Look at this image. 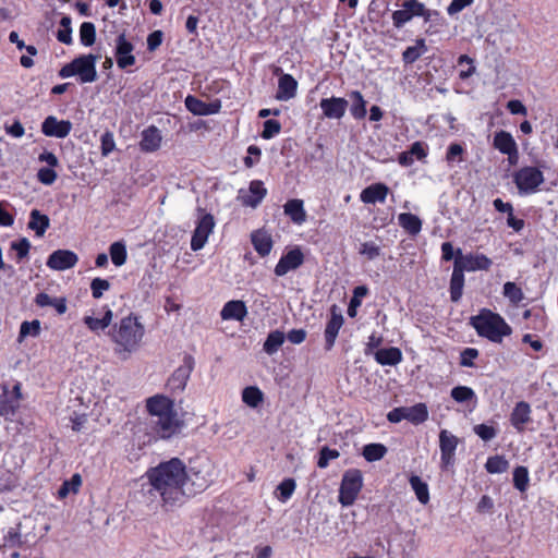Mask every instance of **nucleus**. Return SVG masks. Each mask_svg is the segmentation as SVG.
Returning <instances> with one entry per match:
<instances>
[{"label":"nucleus","mask_w":558,"mask_h":558,"mask_svg":"<svg viewBox=\"0 0 558 558\" xmlns=\"http://www.w3.org/2000/svg\"><path fill=\"white\" fill-rule=\"evenodd\" d=\"M153 489L166 505H181L186 498V466L179 458L161 462L147 471Z\"/></svg>","instance_id":"f257e3e1"},{"label":"nucleus","mask_w":558,"mask_h":558,"mask_svg":"<svg viewBox=\"0 0 558 558\" xmlns=\"http://www.w3.org/2000/svg\"><path fill=\"white\" fill-rule=\"evenodd\" d=\"M144 326L134 315H129L116 323L109 331V337L118 345V353H132L137 350L144 337Z\"/></svg>","instance_id":"f03ea898"},{"label":"nucleus","mask_w":558,"mask_h":558,"mask_svg":"<svg viewBox=\"0 0 558 558\" xmlns=\"http://www.w3.org/2000/svg\"><path fill=\"white\" fill-rule=\"evenodd\" d=\"M470 324L478 336L496 343H501L502 338L510 336L512 332L511 327L499 314L487 308H483L478 315L472 316Z\"/></svg>","instance_id":"7ed1b4c3"},{"label":"nucleus","mask_w":558,"mask_h":558,"mask_svg":"<svg viewBox=\"0 0 558 558\" xmlns=\"http://www.w3.org/2000/svg\"><path fill=\"white\" fill-rule=\"evenodd\" d=\"M98 59L99 56L95 54L80 56L64 64L59 71V76L66 78L77 75L82 84L93 83L97 80L96 62Z\"/></svg>","instance_id":"20e7f679"},{"label":"nucleus","mask_w":558,"mask_h":558,"mask_svg":"<svg viewBox=\"0 0 558 558\" xmlns=\"http://www.w3.org/2000/svg\"><path fill=\"white\" fill-rule=\"evenodd\" d=\"M210 463L203 462L199 465L190 466L186 470V498L205 490L211 482Z\"/></svg>","instance_id":"39448f33"},{"label":"nucleus","mask_w":558,"mask_h":558,"mask_svg":"<svg viewBox=\"0 0 558 558\" xmlns=\"http://www.w3.org/2000/svg\"><path fill=\"white\" fill-rule=\"evenodd\" d=\"M363 486L362 473L357 469H350L344 472L339 490V502L343 507L354 504Z\"/></svg>","instance_id":"423d86ee"},{"label":"nucleus","mask_w":558,"mask_h":558,"mask_svg":"<svg viewBox=\"0 0 558 558\" xmlns=\"http://www.w3.org/2000/svg\"><path fill=\"white\" fill-rule=\"evenodd\" d=\"M519 194L529 195L537 191L538 186L544 182V175L541 170L535 167H523L513 174Z\"/></svg>","instance_id":"0eeeda50"},{"label":"nucleus","mask_w":558,"mask_h":558,"mask_svg":"<svg viewBox=\"0 0 558 558\" xmlns=\"http://www.w3.org/2000/svg\"><path fill=\"white\" fill-rule=\"evenodd\" d=\"M428 417L427 407L424 403H417L413 407L395 408L387 414V418L391 423H399L408 420L413 424H421Z\"/></svg>","instance_id":"6e6552de"},{"label":"nucleus","mask_w":558,"mask_h":558,"mask_svg":"<svg viewBox=\"0 0 558 558\" xmlns=\"http://www.w3.org/2000/svg\"><path fill=\"white\" fill-rule=\"evenodd\" d=\"M194 368V359L192 355H184L183 364L180 365L174 372L171 374L169 379L167 380V388L172 393L182 392L187 384V380L191 376V373Z\"/></svg>","instance_id":"1a4fd4ad"},{"label":"nucleus","mask_w":558,"mask_h":558,"mask_svg":"<svg viewBox=\"0 0 558 558\" xmlns=\"http://www.w3.org/2000/svg\"><path fill=\"white\" fill-rule=\"evenodd\" d=\"M151 425L159 437L168 439L180 432L182 422L179 420L175 410H173L151 420Z\"/></svg>","instance_id":"9d476101"},{"label":"nucleus","mask_w":558,"mask_h":558,"mask_svg":"<svg viewBox=\"0 0 558 558\" xmlns=\"http://www.w3.org/2000/svg\"><path fill=\"white\" fill-rule=\"evenodd\" d=\"M454 264L460 266L463 271L488 270L493 264L490 258L484 254L462 255L460 248L456 253Z\"/></svg>","instance_id":"9b49d317"},{"label":"nucleus","mask_w":558,"mask_h":558,"mask_svg":"<svg viewBox=\"0 0 558 558\" xmlns=\"http://www.w3.org/2000/svg\"><path fill=\"white\" fill-rule=\"evenodd\" d=\"M214 226V217L210 214H206L201 218L191 240V248L193 251L204 247L209 234L213 232Z\"/></svg>","instance_id":"f8f14e48"},{"label":"nucleus","mask_w":558,"mask_h":558,"mask_svg":"<svg viewBox=\"0 0 558 558\" xmlns=\"http://www.w3.org/2000/svg\"><path fill=\"white\" fill-rule=\"evenodd\" d=\"M423 3L418 0H404L402 9L392 13V23L397 28L410 22L416 14H423Z\"/></svg>","instance_id":"ddd939ff"},{"label":"nucleus","mask_w":558,"mask_h":558,"mask_svg":"<svg viewBox=\"0 0 558 558\" xmlns=\"http://www.w3.org/2000/svg\"><path fill=\"white\" fill-rule=\"evenodd\" d=\"M343 316L337 305H332L330 308V319L328 320L325 328V350L329 351L335 345L337 336L340 328L343 325Z\"/></svg>","instance_id":"4468645a"},{"label":"nucleus","mask_w":558,"mask_h":558,"mask_svg":"<svg viewBox=\"0 0 558 558\" xmlns=\"http://www.w3.org/2000/svg\"><path fill=\"white\" fill-rule=\"evenodd\" d=\"M72 130L69 120H58L54 116H48L41 123V132L49 137L64 138Z\"/></svg>","instance_id":"2eb2a0df"},{"label":"nucleus","mask_w":558,"mask_h":558,"mask_svg":"<svg viewBox=\"0 0 558 558\" xmlns=\"http://www.w3.org/2000/svg\"><path fill=\"white\" fill-rule=\"evenodd\" d=\"M77 255L69 250H57L50 254L47 259V266L53 270H66L76 265Z\"/></svg>","instance_id":"dca6fc26"},{"label":"nucleus","mask_w":558,"mask_h":558,"mask_svg":"<svg viewBox=\"0 0 558 558\" xmlns=\"http://www.w3.org/2000/svg\"><path fill=\"white\" fill-rule=\"evenodd\" d=\"M459 439L447 429L439 433V447L441 452L442 468H448L453 464L454 451L457 449Z\"/></svg>","instance_id":"f3484780"},{"label":"nucleus","mask_w":558,"mask_h":558,"mask_svg":"<svg viewBox=\"0 0 558 558\" xmlns=\"http://www.w3.org/2000/svg\"><path fill=\"white\" fill-rule=\"evenodd\" d=\"M134 46L126 39L122 33L116 40L117 64L120 69H126L135 63V57L132 54Z\"/></svg>","instance_id":"a211bd4d"},{"label":"nucleus","mask_w":558,"mask_h":558,"mask_svg":"<svg viewBox=\"0 0 558 558\" xmlns=\"http://www.w3.org/2000/svg\"><path fill=\"white\" fill-rule=\"evenodd\" d=\"M348 105V100L340 97L323 98L319 102L324 116L328 119H341Z\"/></svg>","instance_id":"6ab92c4d"},{"label":"nucleus","mask_w":558,"mask_h":558,"mask_svg":"<svg viewBox=\"0 0 558 558\" xmlns=\"http://www.w3.org/2000/svg\"><path fill=\"white\" fill-rule=\"evenodd\" d=\"M266 193L267 191L264 187L263 182L254 180L250 183L248 191H240L239 199L241 201L242 205L255 208L265 197Z\"/></svg>","instance_id":"aec40b11"},{"label":"nucleus","mask_w":558,"mask_h":558,"mask_svg":"<svg viewBox=\"0 0 558 558\" xmlns=\"http://www.w3.org/2000/svg\"><path fill=\"white\" fill-rule=\"evenodd\" d=\"M304 256L299 248L289 251L283 255L275 267V274L279 277L284 276L290 270H294L303 264Z\"/></svg>","instance_id":"412c9836"},{"label":"nucleus","mask_w":558,"mask_h":558,"mask_svg":"<svg viewBox=\"0 0 558 558\" xmlns=\"http://www.w3.org/2000/svg\"><path fill=\"white\" fill-rule=\"evenodd\" d=\"M147 410L151 420L162 416L174 410L173 402L163 396H155L147 400Z\"/></svg>","instance_id":"4be33fe9"},{"label":"nucleus","mask_w":558,"mask_h":558,"mask_svg":"<svg viewBox=\"0 0 558 558\" xmlns=\"http://www.w3.org/2000/svg\"><path fill=\"white\" fill-rule=\"evenodd\" d=\"M161 140L160 131L156 126L150 125L142 132L141 150L145 153L156 151L160 147Z\"/></svg>","instance_id":"5701e85b"},{"label":"nucleus","mask_w":558,"mask_h":558,"mask_svg":"<svg viewBox=\"0 0 558 558\" xmlns=\"http://www.w3.org/2000/svg\"><path fill=\"white\" fill-rule=\"evenodd\" d=\"M389 193V189L384 183H375L367 187H365L360 198L365 204H375L377 202L384 203L387 195Z\"/></svg>","instance_id":"b1692460"},{"label":"nucleus","mask_w":558,"mask_h":558,"mask_svg":"<svg viewBox=\"0 0 558 558\" xmlns=\"http://www.w3.org/2000/svg\"><path fill=\"white\" fill-rule=\"evenodd\" d=\"M530 414V404L524 401L518 402L510 415L512 426L518 432H522L524 429V425L531 420Z\"/></svg>","instance_id":"393cba45"},{"label":"nucleus","mask_w":558,"mask_h":558,"mask_svg":"<svg viewBox=\"0 0 558 558\" xmlns=\"http://www.w3.org/2000/svg\"><path fill=\"white\" fill-rule=\"evenodd\" d=\"M298 82L290 74H283L278 82V90L276 98L278 100H289L295 96Z\"/></svg>","instance_id":"a878e982"},{"label":"nucleus","mask_w":558,"mask_h":558,"mask_svg":"<svg viewBox=\"0 0 558 558\" xmlns=\"http://www.w3.org/2000/svg\"><path fill=\"white\" fill-rule=\"evenodd\" d=\"M247 310L243 301H229L221 310V318L225 320L235 319L243 320L246 316Z\"/></svg>","instance_id":"bb28decb"},{"label":"nucleus","mask_w":558,"mask_h":558,"mask_svg":"<svg viewBox=\"0 0 558 558\" xmlns=\"http://www.w3.org/2000/svg\"><path fill=\"white\" fill-rule=\"evenodd\" d=\"M252 243L255 251L262 256H267L272 248V240L268 232L257 230L252 233Z\"/></svg>","instance_id":"cd10ccee"},{"label":"nucleus","mask_w":558,"mask_h":558,"mask_svg":"<svg viewBox=\"0 0 558 558\" xmlns=\"http://www.w3.org/2000/svg\"><path fill=\"white\" fill-rule=\"evenodd\" d=\"M464 287V271L453 264V271L450 279V299L452 302H459Z\"/></svg>","instance_id":"c85d7f7f"},{"label":"nucleus","mask_w":558,"mask_h":558,"mask_svg":"<svg viewBox=\"0 0 558 558\" xmlns=\"http://www.w3.org/2000/svg\"><path fill=\"white\" fill-rule=\"evenodd\" d=\"M284 214L296 223L302 225L306 220V213L304 210L303 201L294 198L288 201L284 206Z\"/></svg>","instance_id":"c756f323"},{"label":"nucleus","mask_w":558,"mask_h":558,"mask_svg":"<svg viewBox=\"0 0 558 558\" xmlns=\"http://www.w3.org/2000/svg\"><path fill=\"white\" fill-rule=\"evenodd\" d=\"M375 360L380 365L393 366L401 362L402 353L395 347L379 349L375 352Z\"/></svg>","instance_id":"7c9ffc66"},{"label":"nucleus","mask_w":558,"mask_h":558,"mask_svg":"<svg viewBox=\"0 0 558 558\" xmlns=\"http://www.w3.org/2000/svg\"><path fill=\"white\" fill-rule=\"evenodd\" d=\"M50 226V219L38 209H33L29 215L28 228L35 231L37 236H43Z\"/></svg>","instance_id":"2f4dec72"},{"label":"nucleus","mask_w":558,"mask_h":558,"mask_svg":"<svg viewBox=\"0 0 558 558\" xmlns=\"http://www.w3.org/2000/svg\"><path fill=\"white\" fill-rule=\"evenodd\" d=\"M113 313L110 308H106L105 314L101 318H95L92 316L84 317V324L93 332L104 331L108 328L112 322Z\"/></svg>","instance_id":"473e14b6"},{"label":"nucleus","mask_w":558,"mask_h":558,"mask_svg":"<svg viewBox=\"0 0 558 558\" xmlns=\"http://www.w3.org/2000/svg\"><path fill=\"white\" fill-rule=\"evenodd\" d=\"M399 225L411 235H416L422 230L421 219L413 214L402 213L398 216Z\"/></svg>","instance_id":"72a5a7b5"},{"label":"nucleus","mask_w":558,"mask_h":558,"mask_svg":"<svg viewBox=\"0 0 558 558\" xmlns=\"http://www.w3.org/2000/svg\"><path fill=\"white\" fill-rule=\"evenodd\" d=\"M494 147L501 154L509 153L512 148L517 147V143L512 135L506 131L497 132L494 136Z\"/></svg>","instance_id":"f704fd0d"},{"label":"nucleus","mask_w":558,"mask_h":558,"mask_svg":"<svg viewBox=\"0 0 558 558\" xmlns=\"http://www.w3.org/2000/svg\"><path fill=\"white\" fill-rule=\"evenodd\" d=\"M185 107L189 111L196 116H207L216 112V110L210 109V105L199 100L194 96H187L185 98Z\"/></svg>","instance_id":"c9c22d12"},{"label":"nucleus","mask_w":558,"mask_h":558,"mask_svg":"<svg viewBox=\"0 0 558 558\" xmlns=\"http://www.w3.org/2000/svg\"><path fill=\"white\" fill-rule=\"evenodd\" d=\"M284 339L286 336L280 330H274L269 332L263 345L264 351L269 355L276 353L279 350V348L283 344Z\"/></svg>","instance_id":"e433bc0d"},{"label":"nucleus","mask_w":558,"mask_h":558,"mask_svg":"<svg viewBox=\"0 0 558 558\" xmlns=\"http://www.w3.org/2000/svg\"><path fill=\"white\" fill-rule=\"evenodd\" d=\"M427 51L424 39H417L414 46L408 47L403 53L402 59L405 63H414L423 53Z\"/></svg>","instance_id":"4c0bfd02"},{"label":"nucleus","mask_w":558,"mask_h":558,"mask_svg":"<svg viewBox=\"0 0 558 558\" xmlns=\"http://www.w3.org/2000/svg\"><path fill=\"white\" fill-rule=\"evenodd\" d=\"M409 482L418 501L423 505H426L429 501V492L427 484L423 482L422 478L417 475H412Z\"/></svg>","instance_id":"58836bf2"},{"label":"nucleus","mask_w":558,"mask_h":558,"mask_svg":"<svg viewBox=\"0 0 558 558\" xmlns=\"http://www.w3.org/2000/svg\"><path fill=\"white\" fill-rule=\"evenodd\" d=\"M109 254L111 257V262L113 263L114 266L120 267L125 264L126 257H128V252H126V246L123 242H121V241L113 242L109 247Z\"/></svg>","instance_id":"ea45409f"},{"label":"nucleus","mask_w":558,"mask_h":558,"mask_svg":"<svg viewBox=\"0 0 558 558\" xmlns=\"http://www.w3.org/2000/svg\"><path fill=\"white\" fill-rule=\"evenodd\" d=\"M350 98L353 100V104L350 109L351 114L359 120L365 118L367 113L366 101L364 100L362 94L359 90H353L350 94Z\"/></svg>","instance_id":"a19ab883"},{"label":"nucleus","mask_w":558,"mask_h":558,"mask_svg":"<svg viewBox=\"0 0 558 558\" xmlns=\"http://www.w3.org/2000/svg\"><path fill=\"white\" fill-rule=\"evenodd\" d=\"M387 453V448L383 444H368L363 448V457L368 462L383 459Z\"/></svg>","instance_id":"79ce46f5"},{"label":"nucleus","mask_w":558,"mask_h":558,"mask_svg":"<svg viewBox=\"0 0 558 558\" xmlns=\"http://www.w3.org/2000/svg\"><path fill=\"white\" fill-rule=\"evenodd\" d=\"M263 397L260 389L254 386L246 387L242 391L243 402L251 408H257L263 401Z\"/></svg>","instance_id":"37998d69"},{"label":"nucleus","mask_w":558,"mask_h":558,"mask_svg":"<svg viewBox=\"0 0 558 558\" xmlns=\"http://www.w3.org/2000/svg\"><path fill=\"white\" fill-rule=\"evenodd\" d=\"M17 408V404H14L8 399L7 388L4 387V392L0 395V416H2L5 421L12 422Z\"/></svg>","instance_id":"c03bdc74"},{"label":"nucleus","mask_w":558,"mask_h":558,"mask_svg":"<svg viewBox=\"0 0 558 558\" xmlns=\"http://www.w3.org/2000/svg\"><path fill=\"white\" fill-rule=\"evenodd\" d=\"M450 396L454 401L459 403H464L472 400H474V402L476 401L474 390L468 386H457L452 388Z\"/></svg>","instance_id":"a18cd8bd"},{"label":"nucleus","mask_w":558,"mask_h":558,"mask_svg":"<svg viewBox=\"0 0 558 558\" xmlns=\"http://www.w3.org/2000/svg\"><path fill=\"white\" fill-rule=\"evenodd\" d=\"M81 485L82 477L78 473H75L69 481L63 482L58 490V496L60 498H65L70 493L76 494Z\"/></svg>","instance_id":"49530a36"},{"label":"nucleus","mask_w":558,"mask_h":558,"mask_svg":"<svg viewBox=\"0 0 558 558\" xmlns=\"http://www.w3.org/2000/svg\"><path fill=\"white\" fill-rule=\"evenodd\" d=\"M485 468L488 473H504L509 468V462L502 456H494L487 459Z\"/></svg>","instance_id":"de8ad7c7"},{"label":"nucleus","mask_w":558,"mask_h":558,"mask_svg":"<svg viewBox=\"0 0 558 558\" xmlns=\"http://www.w3.org/2000/svg\"><path fill=\"white\" fill-rule=\"evenodd\" d=\"M514 487L524 493L529 486V471L525 466H517L513 471Z\"/></svg>","instance_id":"09e8293b"},{"label":"nucleus","mask_w":558,"mask_h":558,"mask_svg":"<svg viewBox=\"0 0 558 558\" xmlns=\"http://www.w3.org/2000/svg\"><path fill=\"white\" fill-rule=\"evenodd\" d=\"M80 39L84 46H92L96 40V28L90 22H84L80 27Z\"/></svg>","instance_id":"8fccbe9b"},{"label":"nucleus","mask_w":558,"mask_h":558,"mask_svg":"<svg viewBox=\"0 0 558 558\" xmlns=\"http://www.w3.org/2000/svg\"><path fill=\"white\" fill-rule=\"evenodd\" d=\"M504 295L509 299L513 304L520 303L524 299L522 289L519 288L514 282H506L504 284Z\"/></svg>","instance_id":"3c124183"},{"label":"nucleus","mask_w":558,"mask_h":558,"mask_svg":"<svg viewBox=\"0 0 558 558\" xmlns=\"http://www.w3.org/2000/svg\"><path fill=\"white\" fill-rule=\"evenodd\" d=\"M340 453L336 449H330L329 447L325 446L319 450V457L317 461V466L319 469H325L328 466L330 460H335L339 458Z\"/></svg>","instance_id":"603ef678"},{"label":"nucleus","mask_w":558,"mask_h":558,"mask_svg":"<svg viewBox=\"0 0 558 558\" xmlns=\"http://www.w3.org/2000/svg\"><path fill=\"white\" fill-rule=\"evenodd\" d=\"M40 332V322L35 319L32 322H23L20 327V339L27 336L37 337Z\"/></svg>","instance_id":"864d4df0"},{"label":"nucleus","mask_w":558,"mask_h":558,"mask_svg":"<svg viewBox=\"0 0 558 558\" xmlns=\"http://www.w3.org/2000/svg\"><path fill=\"white\" fill-rule=\"evenodd\" d=\"M473 430L484 441H489L497 436V429L486 424L475 425Z\"/></svg>","instance_id":"5fc2aeb1"},{"label":"nucleus","mask_w":558,"mask_h":558,"mask_svg":"<svg viewBox=\"0 0 558 558\" xmlns=\"http://www.w3.org/2000/svg\"><path fill=\"white\" fill-rule=\"evenodd\" d=\"M110 289V282L106 279L95 278L90 282L92 295L95 299H100L105 291Z\"/></svg>","instance_id":"6e6d98bb"},{"label":"nucleus","mask_w":558,"mask_h":558,"mask_svg":"<svg viewBox=\"0 0 558 558\" xmlns=\"http://www.w3.org/2000/svg\"><path fill=\"white\" fill-rule=\"evenodd\" d=\"M359 253L367 257V259L373 260L380 256L381 250L374 242H364L361 244Z\"/></svg>","instance_id":"4d7b16f0"},{"label":"nucleus","mask_w":558,"mask_h":558,"mask_svg":"<svg viewBox=\"0 0 558 558\" xmlns=\"http://www.w3.org/2000/svg\"><path fill=\"white\" fill-rule=\"evenodd\" d=\"M281 130V124L279 121L270 119L264 122V130L262 132V137L265 140H270L275 135L279 134Z\"/></svg>","instance_id":"13d9d810"},{"label":"nucleus","mask_w":558,"mask_h":558,"mask_svg":"<svg viewBox=\"0 0 558 558\" xmlns=\"http://www.w3.org/2000/svg\"><path fill=\"white\" fill-rule=\"evenodd\" d=\"M31 248V242L26 238H22L19 241L11 243V250L16 251L17 258L22 260L28 255Z\"/></svg>","instance_id":"bf43d9fd"},{"label":"nucleus","mask_w":558,"mask_h":558,"mask_svg":"<svg viewBox=\"0 0 558 558\" xmlns=\"http://www.w3.org/2000/svg\"><path fill=\"white\" fill-rule=\"evenodd\" d=\"M295 486L296 484L293 478H286L279 484L278 490L280 492V498L282 501L288 500L292 496Z\"/></svg>","instance_id":"052dcab7"},{"label":"nucleus","mask_w":558,"mask_h":558,"mask_svg":"<svg viewBox=\"0 0 558 558\" xmlns=\"http://www.w3.org/2000/svg\"><path fill=\"white\" fill-rule=\"evenodd\" d=\"M478 356V351L474 348H466L461 352L460 365L464 367H473V360Z\"/></svg>","instance_id":"680f3d73"},{"label":"nucleus","mask_w":558,"mask_h":558,"mask_svg":"<svg viewBox=\"0 0 558 558\" xmlns=\"http://www.w3.org/2000/svg\"><path fill=\"white\" fill-rule=\"evenodd\" d=\"M57 172L52 168H41L37 172L39 182L45 185H51L57 179Z\"/></svg>","instance_id":"e2e57ef3"},{"label":"nucleus","mask_w":558,"mask_h":558,"mask_svg":"<svg viewBox=\"0 0 558 558\" xmlns=\"http://www.w3.org/2000/svg\"><path fill=\"white\" fill-rule=\"evenodd\" d=\"M116 143L113 138V134L109 131L105 132L101 135V154L104 156H108L110 153L114 150Z\"/></svg>","instance_id":"0e129e2a"},{"label":"nucleus","mask_w":558,"mask_h":558,"mask_svg":"<svg viewBox=\"0 0 558 558\" xmlns=\"http://www.w3.org/2000/svg\"><path fill=\"white\" fill-rule=\"evenodd\" d=\"M474 0H452L447 8V13L449 15H456L461 12L466 7H470Z\"/></svg>","instance_id":"69168bd1"},{"label":"nucleus","mask_w":558,"mask_h":558,"mask_svg":"<svg viewBox=\"0 0 558 558\" xmlns=\"http://www.w3.org/2000/svg\"><path fill=\"white\" fill-rule=\"evenodd\" d=\"M247 153H248V156H246L244 158V165L247 167V168H251L255 165V162L259 159V156H260V149L255 146V145H251L248 146L247 148Z\"/></svg>","instance_id":"338daca9"},{"label":"nucleus","mask_w":558,"mask_h":558,"mask_svg":"<svg viewBox=\"0 0 558 558\" xmlns=\"http://www.w3.org/2000/svg\"><path fill=\"white\" fill-rule=\"evenodd\" d=\"M162 43V32L155 31L147 37V48L149 51L156 50Z\"/></svg>","instance_id":"774afa93"}]
</instances>
